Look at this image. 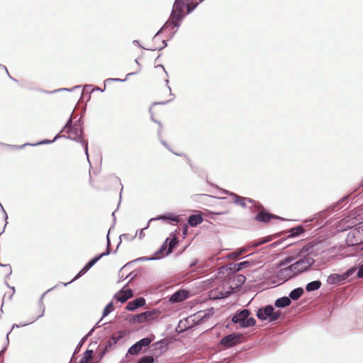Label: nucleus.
<instances>
[{
  "label": "nucleus",
  "instance_id": "1",
  "mask_svg": "<svg viewBox=\"0 0 363 363\" xmlns=\"http://www.w3.org/2000/svg\"><path fill=\"white\" fill-rule=\"evenodd\" d=\"M235 280L242 284L245 281V277L242 274L238 275L235 279L223 284L222 289L218 288L216 290L211 291L210 296L213 298H222L228 296L232 293L238 290L239 286L234 283Z\"/></svg>",
  "mask_w": 363,
  "mask_h": 363
},
{
  "label": "nucleus",
  "instance_id": "2",
  "mask_svg": "<svg viewBox=\"0 0 363 363\" xmlns=\"http://www.w3.org/2000/svg\"><path fill=\"white\" fill-rule=\"evenodd\" d=\"M185 4L186 1L184 0L175 1L171 18L167 24L171 22L174 27H178L179 26V22L184 17L183 11L185 7Z\"/></svg>",
  "mask_w": 363,
  "mask_h": 363
},
{
  "label": "nucleus",
  "instance_id": "3",
  "mask_svg": "<svg viewBox=\"0 0 363 363\" xmlns=\"http://www.w3.org/2000/svg\"><path fill=\"white\" fill-rule=\"evenodd\" d=\"M250 311L244 309L237 313L232 318V321L235 323H239L242 328L253 326L256 321L253 318H250Z\"/></svg>",
  "mask_w": 363,
  "mask_h": 363
},
{
  "label": "nucleus",
  "instance_id": "4",
  "mask_svg": "<svg viewBox=\"0 0 363 363\" xmlns=\"http://www.w3.org/2000/svg\"><path fill=\"white\" fill-rule=\"evenodd\" d=\"M362 215L363 208L359 207L354 210V212L352 215L342 219L341 223L344 228H352L362 223L361 220L363 219V217H362Z\"/></svg>",
  "mask_w": 363,
  "mask_h": 363
},
{
  "label": "nucleus",
  "instance_id": "5",
  "mask_svg": "<svg viewBox=\"0 0 363 363\" xmlns=\"http://www.w3.org/2000/svg\"><path fill=\"white\" fill-rule=\"evenodd\" d=\"M281 314V313L279 311H274V308L269 305L259 308L257 311V316L260 320L269 319L270 321H275L279 318Z\"/></svg>",
  "mask_w": 363,
  "mask_h": 363
},
{
  "label": "nucleus",
  "instance_id": "6",
  "mask_svg": "<svg viewBox=\"0 0 363 363\" xmlns=\"http://www.w3.org/2000/svg\"><path fill=\"white\" fill-rule=\"evenodd\" d=\"M177 242L176 237L167 238L160 249L155 253V257L154 258L158 259L163 257L164 255H169L172 252V249L177 245Z\"/></svg>",
  "mask_w": 363,
  "mask_h": 363
},
{
  "label": "nucleus",
  "instance_id": "7",
  "mask_svg": "<svg viewBox=\"0 0 363 363\" xmlns=\"http://www.w3.org/2000/svg\"><path fill=\"white\" fill-rule=\"evenodd\" d=\"M346 242L351 246L363 243V234L359 227L354 228L348 233Z\"/></svg>",
  "mask_w": 363,
  "mask_h": 363
},
{
  "label": "nucleus",
  "instance_id": "8",
  "mask_svg": "<svg viewBox=\"0 0 363 363\" xmlns=\"http://www.w3.org/2000/svg\"><path fill=\"white\" fill-rule=\"evenodd\" d=\"M355 272L356 268L352 267L342 274H332L328 277L327 283L328 284H338L341 281H345L351 277Z\"/></svg>",
  "mask_w": 363,
  "mask_h": 363
},
{
  "label": "nucleus",
  "instance_id": "9",
  "mask_svg": "<svg viewBox=\"0 0 363 363\" xmlns=\"http://www.w3.org/2000/svg\"><path fill=\"white\" fill-rule=\"evenodd\" d=\"M243 335L239 333H233L226 335L220 340V344L225 347H231L242 342Z\"/></svg>",
  "mask_w": 363,
  "mask_h": 363
},
{
  "label": "nucleus",
  "instance_id": "10",
  "mask_svg": "<svg viewBox=\"0 0 363 363\" xmlns=\"http://www.w3.org/2000/svg\"><path fill=\"white\" fill-rule=\"evenodd\" d=\"M63 132L68 134L67 137L72 140H77L82 138V129L79 125H69L67 123L63 129Z\"/></svg>",
  "mask_w": 363,
  "mask_h": 363
},
{
  "label": "nucleus",
  "instance_id": "11",
  "mask_svg": "<svg viewBox=\"0 0 363 363\" xmlns=\"http://www.w3.org/2000/svg\"><path fill=\"white\" fill-rule=\"evenodd\" d=\"M311 258L301 259L291 264L289 268L284 269L283 270H296L298 272H303L309 268L311 265Z\"/></svg>",
  "mask_w": 363,
  "mask_h": 363
},
{
  "label": "nucleus",
  "instance_id": "12",
  "mask_svg": "<svg viewBox=\"0 0 363 363\" xmlns=\"http://www.w3.org/2000/svg\"><path fill=\"white\" fill-rule=\"evenodd\" d=\"M157 315L156 311H147L140 314L135 315L133 318L134 322L141 323L145 321L153 320Z\"/></svg>",
  "mask_w": 363,
  "mask_h": 363
},
{
  "label": "nucleus",
  "instance_id": "13",
  "mask_svg": "<svg viewBox=\"0 0 363 363\" xmlns=\"http://www.w3.org/2000/svg\"><path fill=\"white\" fill-rule=\"evenodd\" d=\"M259 212L255 216V220L259 222L268 223L272 219H281L279 216L267 211L263 206L259 207Z\"/></svg>",
  "mask_w": 363,
  "mask_h": 363
},
{
  "label": "nucleus",
  "instance_id": "14",
  "mask_svg": "<svg viewBox=\"0 0 363 363\" xmlns=\"http://www.w3.org/2000/svg\"><path fill=\"white\" fill-rule=\"evenodd\" d=\"M108 252L106 253H101V255L96 256L94 259H91L83 268L77 274V276L74 277L73 280H75L80 277H82L83 274H84L91 267H93L103 256L105 255H107Z\"/></svg>",
  "mask_w": 363,
  "mask_h": 363
},
{
  "label": "nucleus",
  "instance_id": "15",
  "mask_svg": "<svg viewBox=\"0 0 363 363\" xmlns=\"http://www.w3.org/2000/svg\"><path fill=\"white\" fill-rule=\"evenodd\" d=\"M133 294L131 289H122L118 293H116L114 296V298L117 299V301L125 303L130 298L133 297Z\"/></svg>",
  "mask_w": 363,
  "mask_h": 363
},
{
  "label": "nucleus",
  "instance_id": "16",
  "mask_svg": "<svg viewBox=\"0 0 363 363\" xmlns=\"http://www.w3.org/2000/svg\"><path fill=\"white\" fill-rule=\"evenodd\" d=\"M145 304V298H143V297H140L128 302L125 308L128 311H134L138 308L144 306Z\"/></svg>",
  "mask_w": 363,
  "mask_h": 363
},
{
  "label": "nucleus",
  "instance_id": "17",
  "mask_svg": "<svg viewBox=\"0 0 363 363\" xmlns=\"http://www.w3.org/2000/svg\"><path fill=\"white\" fill-rule=\"evenodd\" d=\"M186 292L185 291H178L171 296L169 301L172 303L180 302L186 299Z\"/></svg>",
  "mask_w": 363,
  "mask_h": 363
},
{
  "label": "nucleus",
  "instance_id": "18",
  "mask_svg": "<svg viewBox=\"0 0 363 363\" xmlns=\"http://www.w3.org/2000/svg\"><path fill=\"white\" fill-rule=\"evenodd\" d=\"M203 217L201 214H194L189 216L188 223L192 227H196L203 222Z\"/></svg>",
  "mask_w": 363,
  "mask_h": 363
},
{
  "label": "nucleus",
  "instance_id": "19",
  "mask_svg": "<svg viewBox=\"0 0 363 363\" xmlns=\"http://www.w3.org/2000/svg\"><path fill=\"white\" fill-rule=\"evenodd\" d=\"M234 198V202L235 203H238V205L241 206L242 207H245L247 202L252 203L253 201L250 199L245 198V197H241L239 196H237L235 194L233 195Z\"/></svg>",
  "mask_w": 363,
  "mask_h": 363
},
{
  "label": "nucleus",
  "instance_id": "20",
  "mask_svg": "<svg viewBox=\"0 0 363 363\" xmlns=\"http://www.w3.org/2000/svg\"><path fill=\"white\" fill-rule=\"evenodd\" d=\"M291 303V300L289 297H281L280 298H278L275 301V306L278 308H282L287 306H289Z\"/></svg>",
  "mask_w": 363,
  "mask_h": 363
},
{
  "label": "nucleus",
  "instance_id": "21",
  "mask_svg": "<svg viewBox=\"0 0 363 363\" xmlns=\"http://www.w3.org/2000/svg\"><path fill=\"white\" fill-rule=\"evenodd\" d=\"M272 240V237L271 236H269V237H267V238H262L260 240H255V241H252L250 245H249V247H257L262 244H264L266 242H268L269 241Z\"/></svg>",
  "mask_w": 363,
  "mask_h": 363
},
{
  "label": "nucleus",
  "instance_id": "22",
  "mask_svg": "<svg viewBox=\"0 0 363 363\" xmlns=\"http://www.w3.org/2000/svg\"><path fill=\"white\" fill-rule=\"evenodd\" d=\"M303 294V289L302 288H297L294 289L289 294V298L293 300H298Z\"/></svg>",
  "mask_w": 363,
  "mask_h": 363
},
{
  "label": "nucleus",
  "instance_id": "23",
  "mask_svg": "<svg viewBox=\"0 0 363 363\" xmlns=\"http://www.w3.org/2000/svg\"><path fill=\"white\" fill-rule=\"evenodd\" d=\"M321 286V282L320 281H313L310 283H308L306 286V289L308 291H312L318 289Z\"/></svg>",
  "mask_w": 363,
  "mask_h": 363
},
{
  "label": "nucleus",
  "instance_id": "24",
  "mask_svg": "<svg viewBox=\"0 0 363 363\" xmlns=\"http://www.w3.org/2000/svg\"><path fill=\"white\" fill-rule=\"evenodd\" d=\"M143 348L141 347L140 345L138 343V342L134 344L133 346L130 347L128 350V353L132 355H135L138 354Z\"/></svg>",
  "mask_w": 363,
  "mask_h": 363
},
{
  "label": "nucleus",
  "instance_id": "25",
  "mask_svg": "<svg viewBox=\"0 0 363 363\" xmlns=\"http://www.w3.org/2000/svg\"><path fill=\"white\" fill-rule=\"evenodd\" d=\"M93 357V351L86 350L79 363H88Z\"/></svg>",
  "mask_w": 363,
  "mask_h": 363
},
{
  "label": "nucleus",
  "instance_id": "26",
  "mask_svg": "<svg viewBox=\"0 0 363 363\" xmlns=\"http://www.w3.org/2000/svg\"><path fill=\"white\" fill-rule=\"evenodd\" d=\"M186 1L185 6L186 7V13H191L198 5V3H194L190 0H184Z\"/></svg>",
  "mask_w": 363,
  "mask_h": 363
},
{
  "label": "nucleus",
  "instance_id": "27",
  "mask_svg": "<svg viewBox=\"0 0 363 363\" xmlns=\"http://www.w3.org/2000/svg\"><path fill=\"white\" fill-rule=\"evenodd\" d=\"M246 252L245 248L240 249L238 251L233 252L228 255V257L232 259H236L238 258L239 256L242 255L243 253Z\"/></svg>",
  "mask_w": 363,
  "mask_h": 363
},
{
  "label": "nucleus",
  "instance_id": "28",
  "mask_svg": "<svg viewBox=\"0 0 363 363\" xmlns=\"http://www.w3.org/2000/svg\"><path fill=\"white\" fill-rule=\"evenodd\" d=\"M303 232L302 226L299 225L291 229L290 233L291 236H297Z\"/></svg>",
  "mask_w": 363,
  "mask_h": 363
},
{
  "label": "nucleus",
  "instance_id": "29",
  "mask_svg": "<svg viewBox=\"0 0 363 363\" xmlns=\"http://www.w3.org/2000/svg\"><path fill=\"white\" fill-rule=\"evenodd\" d=\"M114 310V306L112 302L109 303L104 310L103 317L108 315L111 312Z\"/></svg>",
  "mask_w": 363,
  "mask_h": 363
},
{
  "label": "nucleus",
  "instance_id": "30",
  "mask_svg": "<svg viewBox=\"0 0 363 363\" xmlns=\"http://www.w3.org/2000/svg\"><path fill=\"white\" fill-rule=\"evenodd\" d=\"M155 359L152 356H145L139 359L138 363H154Z\"/></svg>",
  "mask_w": 363,
  "mask_h": 363
},
{
  "label": "nucleus",
  "instance_id": "31",
  "mask_svg": "<svg viewBox=\"0 0 363 363\" xmlns=\"http://www.w3.org/2000/svg\"><path fill=\"white\" fill-rule=\"evenodd\" d=\"M152 342V340L148 337L143 338L138 342L139 345H140L141 347H147Z\"/></svg>",
  "mask_w": 363,
  "mask_h": 363
},
{
  "label": "nucleus",
  "instance_id": "32",
  "mask_svg": "<svg viewBox=\"0 0 363 363\" xmlns=\"http://www.w3.org/2000/svg\"><path fill=\"white\" fill-rule=\"evenodd\" d=\"M249 264H250V262L248 261H245V262H242L239 263L238 264L237 271L241 270L242 269L247 267Z\"/></svg>",
  "mask_w": 363,
  "mask_h": 363
},
{
  "label": "nucleus",
  "instance_id": "33",
  "mask_svg": "<svg viewBox=\"0 0 363 363\" xmlns=\"http://www.w3.org/2000/svg\"><path fill=\"white\" fill-rule=\"evenodd\" d=\"M157 219H169V220H172L175 222H179V218L177 216H175L174 218H170V217H167V216H160Z\"/></svg>",
  "mask_w": 363,
  "mask_h": 363
},
{
  "label": "nucleus",
  "instance_id": "34",
  "mask_svg": "<svg viewBox=\"0 0 363 363\" xmlns=\"http://www.w3.org/2000/svg\"><path fill=\"white\" fill-rule=\"evenodd\" d=\"M357 277L363 278V264L359 267V269L357 272Z\"/></svg>",
  "mask_w": 363,
  "mask_h": 363
},
{
  "label": "nucleus",
  "instance_id": "35",
  "mask_svg": "<svg viewBox=\"0 0 363 363\" xmlns=\"http://www.w3.org/2000/svg\"><path fill=\"white\" fill-rule=\"evenodd\" d=\"M167 45V43H165L164 40H162V45L160 46V47H157V48H152V50H161L163 48H164L165 46Z\"/></svg>",
  "mask_w": 363,
  "mask_h": 363
},
{
  "label": "nucleus",
  "instance_id": "36",
  "mask_svg": "<svg viewBox=\"0 0 363 363\" xmlns=\"http://www.w3.org/2000/svg\"><path fill=\"white\" fill-rule=\"evenodd\" d=\"M143 230H144V228L141 229L140 231V234H139L140 239H142V238H143L145 237V233H144Z\"/></svg>",
  "mask_w": 363,
  "mask_h": 363
},
{
  "label": "nucleus",
  "instance_id": "37",
  "mask_svg": "<svg viewBox=\"0 0 363 363\" xmlns=\"http://www.w3.org/2000/svg\"><path fill=\"white\" fill-rule=\"evenodd\" d=\"M152 40H153V42L156 43L157 41H160V38L158 35H156L154 36Z\"/></svg>",
  "mask_w": 363,
  "mask_h": 363
},
{
  "label": "nucleus",
  "instance_id": "38",
  "mask_svg": "<svg viewBox=\"0 0 363 363\" xmlns=\"http://www.w3.org/2000/svg\"><path fill=\"white\" fill-rule=\"evenodd\" d=\"M292 260V258H288L286 262H290Z\"/></svg>",
  "mask_w": 363,
  "mask_h": 363
},
{
  "label": "nucleus",
  "instance_id": "39",
  "mask_svg": "<svg viewBox=\"0 0 363 363\" xmlns=\"http://www.w3.org/2000/svg\"><path fill=\"white\" fill-rule=\"evenodd\" d=\"M359 228H360V230L363 234V225L362 226H359Z\"/></svg>",
  "mask_w": 363,
  "mask_h": 363
},
{
  "label": "nucleus",
  "instance_id": "40",
  "mask_svg": "<svg viewBox=\"0 0 363 363\" xmlns=\"http://www.w3.org/2000/svg\"><path fill=\"white\" fill-rule=\"evenodd\" d=\"M153 108H154V107L150 108V111H152Z\"/></svg>",
  "mask_w": 363,
  "mask_h": 363
}]
</instances>
